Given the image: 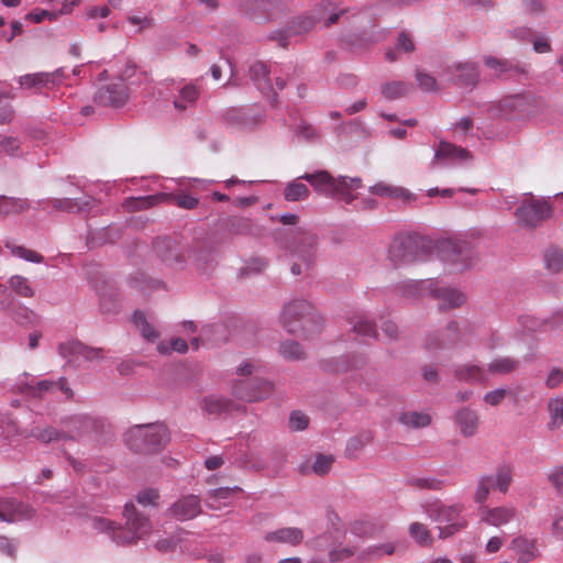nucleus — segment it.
Listing matches in <instances>:
<instances>
[{
    "instance_id": "obj_1",
    "label": "nucleus",
    "mask_w": 563,
    "mask_h": 563,
    "mask_svg": "<svg viewBox=\"0 0 563 563\" xmlns=\"http://www.w3.org/2000/svg\"><path fill=\"white\" fill-rule=\"evenodd\" d=\"M123 517V526L103 517H95L91 519V527L98 532L106 533L118 545L136 543L151 532L150 518L141 514L133 503L124 505Z\"/></svg>"
},
{
    "instance_id": "obj_2",
    "label": "nucleus",
    "mask_w": 563,
    "mask_h": 563,
    "mask_svg": "<svg viewBox=\"0 0 563 563\" xmlns=\"http://www.w3.org/2000/svg\"><path fill=\"white\" fill-rule=\"evenodd\" d=\"M280 322L288 333L305 339L318 334L321 330L320 316L310 302L302 299L285 305L280 313Z\"/></svg>"
},
{
    "instance_id": "obj_3",
    "label": "nucleus",
    "mask_w": 563,
    "mask_h": 563,
    "mask_svg": "<svg viewBox=\"0 0 563 563\" xmlns=\"http://www.w3.org/2000/svg\"><path fill=\"white\" fill-rule=\"evenodd\" d=\"M169 442L164 423L136 424L124 433V443L135 453L151 454L163 450Z\"/></svg>"
},
{
    "instance_id": "obj_4",
    "label": "nucleus",
    "mask_w": 563,
    "mask_h": 563,
    "mask_svg": "<svg viewBox=\"0 0 563 563\" xmlns=\"http://www.w3.org/2000/svg\"><path fill=\"white\" fill-rule=\"evenodd\" d=\"M301 178L308 181L318 192L330 198H338L346 203H351L356 198L351 190L362 186L360 177L340 176L335 178L327 170L305 173Z\"/></svg>"
},
{
    "instance_id": "obj_5",
    "label": "nucleus",
    "mask_w": 563,
    "mask_h": 563,
    "mask_svg": "<svg viewBox=\"0 0 563 563\" xmlns=\"http://www.w3.org/2000/svg\"><path fill=\"white\" fill-rule=\"evenodd\" d=\"M275 239L287 254L300 260L308 268L314 260L317 236L302 228L278 229Z\"/></svg>"
},
{
    "instance_id": "obj_6",
    "label": "nucleus",
    "mask_w": 563,
    "mask_h": 563,
    "mask_svg": "<svg viewBox=\"0 0 563 563\" xmlns=\"http://www.w3.org/2000/svg\"><path fill=\"white\" fill-rule=\"evenodd\" d=\"M553 213L552 205L548 199L534 198L531 192L526 194L514 214L521 228L534 229L550 219Z\"/></svg>"
},
{
    "instance_id": "obj_7",
    "label": "nucleus",
    "mask_w": 563,
    "mask_h": 563,
    "mask_svg": "<svg viewBox=\"0 0 563 563\" xmlns=\"http://www.w3.org/2000/svg\"><path fill=\"white\" fill-rule=\"evenodd\" d=\"M68 428V440H97L106 429V420L101 417H93L90 415H75L66 420Z\"/></svg>"
},
{
    "instance_id": "obj_8",
    "label": "nucleus",
    "mask_w": 563,
    "mask_h": 563,
    "mask_svg": "<svg viewBox=\"0 0 563 563\" xmlns=\"http://www.w3.org/2000/svg\"><path fill=\"white\" fill-rule=\"evenodd\" d=\"M422 256V243L419 236L397 235L389 245L388 257L395 265L409 264Z\"/></svg>"
},
{
    "instance_id": "obj_9",
    "label": "nucleus",
    "mask_w": 563,
    "mask_h": 563,
    "mask_svg": "<svg viewBox=\"0 0 563 563\" xmlns=\"http://www.w3.org/2000/svg\"><path fill=\"white\" fill-rule=\"evenodd\" d=\"M162 199H170L177 207L191 210L198 205V199L185 192L166 195H151L144 197H129L123 202V208L130 212L152 207Z\"/></svg>"
},
{
    "instance_id": "obj_10",
    "label": "nucleus",
    "mask_w": 563,
    "mask_h": 563,
    "mask_svg": "<svg viewBox=\"0 0 563 563\" xmlns=\"http://www.w3.org/2000/svg\"><path fill=\"white\" fill-rule=\"evenodd\" d=\"M58 353L63 358L74 366H81L85 362H100L104 358V351L101 347H93L80 341L59 343Z\"/></svg>"
},
{
    "instance_id": "obj_11",
    "label": "nucleus",
    "mask_w": 563,
    "mask_h": 563,
    "mask_svg": "<svg viewBox=\"0 0 563 563\" xmlns=\"http://www.w3.org/2000/svg\"><path fill=\"white\" fill-rule=\"evenodd\" d=\"M442 252L445 260L459 268L470 267L477 256L476 246L473 242L462 239H450L442 244Z\"/></svg>"
},
{
    "instance_id": "obj_12",
    "label": "nucleus",
    "mask_w": 563,
    "mask_h": 563,
    "mask_svg": "<svg viewBox=\"0 0 563 563\" xmlns=\"http://www.w3.org/2000/svg\"><path fill=\"white\" fill-rule=\"evenodd\" d=\"M462 341V332L456 321H450L445 328L427 334L422 346L429 352L456 347Z\"/></svg>"
},
{
    "instance_id": "obj_13",
    "label": "nucleus",
    "mask_w": 563,
    "mask_h": 563,
    "mask_svg": "<svg viewBox=\"0 0 563 563\" xmlns=\"http://www.w3.org/2000/svg\"><path fill=\"white\" fill-rule=\"evenodd\" d=\"M484 63L488 68L495 70L497 78L503 80L523 82L529 77V66L518 60L485 56Z\"/></svg>"
},
{
    "instance_id": "obj_14",
    "label": "nucleus",
    "mask_w": 563,
    "mask_h": 563,
    "mask_svg": "<svg viewBox=\"0 0 563 563\" xmlns=\"http://www.w3.org/2000/svg\"><path fill=\"white\" fill-rule=\"evenodd\" d=\"M273 391V384L264 378L252 377L238 380L233 385V395L243 401H260Z\"/></svg>"
},
{
    "instance_id": "obj_15",
    "label": "nucleus",
    "mask_w": 563,
    "mask_h": 563,
    "mask_svg": "<svg viewBox=\"0 0 563 563\" xmlns=\"http://www.w3.org/2000/svg\"><path fill=\"white\" fill-rule=\"evenodd\" d=\"M155 255L169 267L183 268L186 258L180 247V242L172 236H158L153 241Z\"/></svg>"
},
{
    "instance_id": "obj_16",
    "label": "nucleus",
    "mask_w": 563,
    "mask_h": 563,
    "mask_svg": "<svg viewBox=\"0 0 563 563\" xmlns=\"http://www.w3.org/2000/svg\"><path fill=\"white\" fill-rule=\"evenodd\" d=\"M129 100V89L122 80L101 86L93 96L96 104L119 109Z\"/></svg>"
},
{
    "instance_id": "obj_17",
    "label": "nucleus",
    "mask_w": 563,
    "mask_h": 563,
    "mask_svg": "<svg viewBox=\"0 0 563 563\" xmlns=\"http://www.w3.org/2000/svg\"><path fill=\"white\" fill-rule=\"evenodd\" d=\"M202 512L201 499L194 494L185 495L175 500L165 512V516L177 521L195 519Z\"/></svg>"
},
{
    "instance_id": "obj_18",
    "label": "nucleus",
    "mask_w": 563,
    "mask_h": 563,
    "mask_svg": "<svg viewBox=\"0 0 563 563\" xmlns=\"http://www.w3.org/2000/svg\"><path fill=\"white\" fill-rule=\"evenodd\" d=\"M34 515V509L16 499L0 497V521L13 523L16 521L31 519Z\"/></svg>"
},
{
    "instance_id": "obj_19",
    "label": "nucleus",
    "mask_w": 563,
    "mask_h": 563,
    "mask_svg": "<svg viewBox=\"0 0 563 563\" xmlns=\"http://www.w3.org/2000/svg\"><path fill=\"white\" fill-rule=\"evenodd\" d=\"M452 75L453 84L462 88L473 89L479 79L478 66L475 63H459L448 69Z\"/></svg>"
},
{
    "instance_id": "obj_20",
    "label": "nucleus",
    "mask_w": 563,
    "mask_h": 563,
    "mask_svg": "<svg viewBox=\"0 0 563 563\" xmlns=\"http://www.w3.org/2000/svg\"><path fill=\"white\" fill-rule=\"evenodd\" d=\"M530 107L529 98L525 95H514L504 98L498 104V111L506 120L516 119L518 115L528 112Z\"/></svg>"
},
{
    "instance_id": "obj_21",
    "label": "nucleus",
    "mask_w": 563,
    "mask_h": 563,
    "mask_svg": "<svg viewBox=\"0 0 563 563\" xmlns=\"http://www.w3.org/2000/svg\"><path fill=\"white\" fill-rule=\"evenodd\" d=\"M201 409L209 416L220 417L240 410V406L227 397L209 395L203 397Z\"/></svg>"
},
{
    "instance_id": "obj_22",
    "label": "nucleus",
    "mask_w": 563,
    "mask_h": 563,
    "mask_svg": "<svg viewBox=\"0 0 563 563\" xmlns=\"http://www.w3.org/2000/svg\"><path fill=\"white\" fill-rule=\"evenodd\" d=\"M468 150L457 146L453 143L441 141L435 150L434 159L446 164L462 163L472 159Z\"/></svg>"
},
{
    "instance_id": "obj_23",
    "label": "nucleus",
    "mask_w": 563,
    "mask_h": 563,
    "mask_svg": "<svg viewBox=\"0 0 563 563\" xmlns=\"http://www.w3.org/2000/svg\"><path fill=\"white\" fill-rule=\"evenodd\" d=\"M189 257L192 258L197 269L207 272L213 267L216 250L207 242H197L190 250Z\"/></svg>"
},
{
    "instance_id": "obj_24",
    "label": "nucleus",
    "mask_w": 563,
    "mask_h": 563,
    "mask_svg": "<svg viewBox=\"0 0 563 563\" xmlns=\"http://www.w3.org/2000/svg\"><path fill=\"white\" fill-rule=\"evenodd\" d=\"M428 517L439 523H448L460 518L461 507L456 505L445 506L435 501L424 507Z\"/></svg>"
},
{
    "instance_id": "obj_25",
    "label": "nucleus",
    "mask_w": 563,
    "mask_h": 563,
    "mask_svg": "<svg viewBox=\"0 0 563 563\" xmlns=\"http://www.w3.org/2000/svg\"><path fill=\"white\" fill-rule=\"evenodd\" d=\"M266 542L285 543L292 547L299 545L303 540V531L297 527H285L269 531L264 536Z\"/></svg>"
},
{
    "instance_id": "obj_26",
    "label": "nucleus",
    "mask_w": 563,
    "mask_h": 563,
    "mask_svg": "<svg viewBox=\"0 0 563 563\" xmlns=\"http://www.w3.org/2000/svg\"><path fill=\"white\" fill-rule=\"evenodd\" d=\"M430 294L441 301L440 309L457 308L465 301V297L462 292L454 288L438 287L435 282Z\"/></svg>"
},
{
    "instance_id": "obj_27",
    "label": "nucleus",
    "mask_w": 563,
    "mask_h": 563,
    "mask_svg": "<svg viewBox=\"0 0 563 563\" xmlns=\"http://www.w3.org/2000/svg\"><path fill=\"white\" fill-rule=\"evenodd\" d=\"M454 420L462 435L468 438L476 433L479 418L475 410L468 407H463L456 411Z\"/></svg>"
},
{
    "instance_id": "obj_28",
    "label": "nucleus",
    "mask_w": 563,
    "mask_h": 563,
    "mask_svg": "<svg viewBox=\"0 0 563 563\" xmlns=\"http://www.w3.org/2000/svg\"><path fill=\"white\" fill-rule=\"evenodd\" d=\"M122 235L121 228L117 225H107L96 231H90L87 236V244L90 249L106 243H114Z\"/></svg>"
},
{
    "instance_id": "obj_29",
    "label": "nucleus",
    "mask_w": 563,
    "mask_h": 563,
    "mask_svg": "<svg viewBox=\"0 0 563 563\" xmlns=\"http://www.w3.org/2000/svg\"><path fill=\"white\" fill-rule=\"evenodd\" d=\"M511 549L519 554L518 563H528L539 553L536 549V540L519 536L511 541Z\"/></svg>"
},
{
    "instance_id": "obj_30",
    "label": "nucleus",
    "mask_w": 563,
    "mask_h": 563,
    "mask_svg": "<svg viewBox=\"0 0 563 563\" xmlns=\"http://www.w3.org/2000/svg\"><path fill=\"white\" fill-rule=\"evenodd\" d=\"M454 376L465 383H484L487 380L486 372L475 364H462L454 368Z\"/></svg>"
},
{
    "instance_id": "obj_31",
    "label": "nucleus",
    "mask_w": 563,
    "mask_h": 563,
    "mask_svg": "<svg viewBox=\"0 0 563 563\" xmlns=\"http://www.w3.org/2000/svg\"><path fill=\"white\" fill-rule=\"evenodd\" d=\"M51 202H52V206L57 210L67 211V212H80L91 206V203L93 202V198L91 196H84L81 198H76V199L55 198V199H52Z\"/></svg>"
},
{
    "instance_id": "obj_32",
    "label": "nucleus",
    "mask_w": 563,
    "mask_h": 563,
    "mask_svg": "<svg viewBox=\"0 0 563 563\" xmlns=\"http://www.w3.org/2000/svg\"><path fill=\"white\" fill-rule=\"evenodd\" d=\"M222 121L238 129L251 126L254 121L244 108H229L222 113Z\"/></svg>"
},
{
    "instance_id": "obj_33",
    "label": "nucleus",
    "mask_w": 563,
    "mask_h": 563,
    "mask_svg": "<svg viewBox=\"0 0 563 563\" xmlns=\"http://www.w3.org/2000/svg\"><path fill=\"white\" fill-rule=\"evenodd\" d=\"M269 0H242L241 11L251 20L261 23L266 19V10Z\"/></svg>"
},
{
    "instance_id": "obj_34",
    "label": "nucleus",
    "mask_w": 563,
    "mask_h": 563,
    "mask_svg": "<svg viewBox=\"0 0 563 563\" xmlns=\"http://www.w3.org/2000/svg\"><path fill=\"white\" fill-rule=\"evenodd\" d=\"M268 74L269 70L263 62H255L249 68V76L251 80L262 91H273Z\"/></svg>"
},
{
    "instance_id": "obj_35",
    "label": "nucleus",
    "mask_w": 563,
    "mask_h": 563,
    "mask_svg": "<svg viewBox=\"0 0 563 563\" xmlns=\"http://www.w3.org/2000/svg\"><path fill=\"white\" fill-rule=\"evenodd\" d=\"M300 180H305L299 176L298 178L289 181L285 185L283 196L284 199L288 202H297L302 201L309 198L310 190L309 188L301 183Z\"/></svg>"
},
{
    "instance_id": "obj_36",
    "label": "nucleus",
    "mask_w": 563,
    "mask_h": 563,
    "mask_svg": "<svg viewBox=\"0 0 563 563\" xmlns=\"http://www.w3.org/2000/svg\"><path fill=\"white\" fill-rule=\"evenodd\" d=\"M352 331L369 338H377L376 324L365 313H356L350 319Z\"/></svg>"
},
{
    "instance_id": "obj_37",
    "label": "nucleus",
    "mask_w": 563,
    "mask_h": 563,
    "mask_svg": "<svg viewBox=\"0 0 563 563\" xmlns=\"http://www.w3.org/2000/svg\"><path fill=\"white\" fill-rule=\"evenodd\" d=\"M373 433L368 430L358 433L346 442L345 456L353 460L356 459L357 453L367 444L373 441Z\"/></svg>"
},
{
    "instance_id": "obj_38",
    "label": "nucleus",
    "mask_w": 563,
    "mask_h": 563,
    "mask_svg": "<svg viewBox=\"0 0 563 563\" xmlns=\"http://www.w3.org/2000/svg\"><path fill=\"white\" fill-rule=\"evenodd\" d=\"M30 207L27 200L22 198L0 196V216L22 213Z\"/></svg>"
},
{
    "instance_id": "obj_39",
    "label": "nucleus",
    "mask_w": 563,
    "mask_h": 563,
    "mask_svg": "<svg viewBox=\"0 0 563 563\" xmlns=\"http://www.w3.org/2000/svg\"><path fill=\"white\" fill-rule=\"evenodd\" d=\"M515 516V510L506 507L490 508L485 511L484 521L492 526H500L509 522Z\"/></svg>"
},
{
    "instance_id": "obj_40",
    "label": "nucleus",
    "mask_w": 563,
    "mask_h": 563,
    "mask_svg": "<svg viewBox=\"0 0 563 563\" xmlns=\"http://www.w3.org/2000/svg\"><path fill=\"white\" fill-rule=\"evenodd\" d=\"M398 421L409 428H424L431 423V417L428 413L418 411H405L398 416Z\"/></svg>"
},
{
    "instance_id": "obj_41",
    "label": "nucleus",
    "mask_w": 563,
    "mask_h": 563,
    "mask_svg": "<svg viewBox=\"0 0 563 563\" xmlns=\"http://www.w3.org/2000/svg\"><path fill=\"white\" fill-rule=\"evenodd\" d=\"M548 411L550 413V420L547 424L548 429H559L563 424V398H550L548 402Z\"/></svg>"
},
{
    "instance_id": "obj_42",
    "label": "nucleus",
    "mask_w": 563,
    "mask_h": 563,
    "mask_svg": "<svg viewBox=\"0 0 563 563\" xmlns=\"http://www.w3.org/2000/svg\"><path fill=\"white\" fill-rule=\"evenodd\" d=\"M545 268L558 274L563 271V251L556 246H550L543 256Z\"/></svg>"
},
{
    "instance_id": "obj_43",
    "label": "nucleus",
    "mask_w": 563,
    "mask_h": 563,
    "mask_svg": "<svg viewBox=\"0 0 563 563\" xmlns=\"http://www.w3.org/2000/svg\"><path fill=\"white\" fill-rule=\"evenodd\" d=\"M519 365V362L512 357H496L487 367V371L492 374L506 375L514 372Z\"/></svg>"
},
{
    "instance_id": "obj_44",
    "label": "nucleus",
    "mask_w": 563,
    "mask_h": 563,
    "mask_svg": "<svg viewBox=\"0 0 563 563\" xmlns=\"http://www.w3.org/2000/svg\"><path fill=\"white\" fill-rule=\"evenodd\" d=\"M20 388L23 393L27 394L33 398H42L44 394L55 389V382L49 379H43L37 382L35 385L30 383H21Z\"/></svg>"
},
{
    "instance_id": "obj_45",
    "label": "nucleus",
    "mask_w": 563,
    "mask_h": 563,
    "mask_svg": "<svg viewBox=\"0 0 563 563\" xmlns=\"http://www.w3.org/2000/svg\"><path fill=\"white\" fill-rule=\"evenodd\" d=\"M225 229L235 235H247L252 233L253 224L247 218L229 217L225 220Z\"/></svg>"
},
{
    "instance_id": "obj_46",
    "label": "nucleus",
    "mask_w": 563,
    "mask_h": 563,
    "mask_svg": "<svg viewBox=\"0 0 563 563\" xmlns=\"http://www.w3.org/2000/svg\"><path fill=\"white\" fill-rule=\"evenodd\" d=\"M512 482V471L507 464L499 465L496 470L495 477H493L494 488L503 494H506Z\"/></svg>"
},
{
    "instance_id": "obj_47",
    "label": "nucleus",
    "mask_w": 563,
    "mask_h": 563,
    "mask_svg": "<svg viewBox=\"0 0 563 563\" xmlns=\"http://www.w3.org/2000/svg\"><path fill=\"white\" fill-rule=\"evenodd\" d=\"M133 322L140 330L141 335L148 342H155L158 339V332L150 324L142 311H134Z\"/></svg>"
},
{
    "instance_id": "obj_48",
    "label": "nucleus",
    "mask_w": 563,
    "mask_h": 563,
    "mask_svg": "<svg viewBox=\"0 0 563 563\" xmlns=\"http://www.w3.org/2000/svg\"><path fill=\"white\" fill-rule=\"evenodd\" d=\"M316 20L310 15H299L287 24V32L291 36L301 35L313 29Z\"/></svg>"
},
{
    "instance_id": "obj_49",
    "label": "nucleus",
    "mask_w": 563,
    "mask_h": 563,
    "mask_svg": "<svg viewBox=\"0 0 563 563\" xmlns=\"http://www.w3.org/2000/svg\"><path fill=\"white\" fill-rule=\"evenodd\" d=\"M410 85L405 81H390L382 86V95L388 100L401 98L408 93Z\"/></svg>"
},
{
    "instance_id": "obj_50",
    "label": "nucleus",
    "mask_w": 563,
    "mask_h": 563,
    "mask_svg": "<svg viewBox=\"0 0 563 563\" xmlns=\"http://www.w3.org/2000/svg\"><path fill=\"white\" fill-rule=\"evenodd\" d=\"M280 355L288 361H298L305 358V351L300 343L287 340L280 343Z\"/></svg>"
},
{
    "instance_id": "obj_51",
    "label": "nucleus",
    "mask_w": 563,
    "mask_h": 563,
    "mask_svg": "<svg viewBox=\"0 0 563 563\" xmlns=\"http://www.w3.org/2000/svg\"><path fill=\"white\" fill-rule=\"evenodd\" d=\"M9 287L20 297L31 298L34 296V289L31 287L27 278L21 275H13L8 280Z\"/></svg>"
},
{
    "instance_id": "obj_52",
    "label": "nucleus",
    "mask_w": 563,
    "mask_h": 563,
    "mask_svg": "<svg viewBox=\"0 0 563 563\" xmlns=\"http://www.w3.org/2000/svg\"><path fill=\"white\" fill-rule=\"evenodd\" d=\"M19 84L22 88L36 89L49 88L46 73L27 74L19 77Z\"/></svg>"
},
{
    "instance_id": "obj_53",
    "label": "nucleus",
    "mask_w": 563,
    "mask_h": 563,
    "mask_svg": "<svg viewBox=\"0 0 563 563\" xmlns=\"http://www.w3.org/2000/svg\"><path fill=\"white\" fill-rule=\"evenodd\" d=\"M31 437H34L44 443H49L55 440H68L67 432H59L53 427H47L44 429L34 428L31 431Z\"/></svg>"
},
{
    "instance_id": "obj_54",
    "label": "nucleus",
    "mask_w": 563,
    "mask_h": 563,
    "mask_svg": "<svg viewBox=\"0 0 563 563\" xmlns=\"http://www.w3.org/2000/svg\"><path fill=\"white\" fill-rule=\"evenodd\" d=\"M99 300L102 313H115L119 310L118 294L114 289L99 292Z\"/></svg>"
},
{
    "instance_id": "obj_55",
    "label": "nucleus",
    "mask_w": 563,
    "mask_h": 563,
    "mask_svg": "<svg viewBox=\"0 0 563 563\" xmlns=\"http://www.w3.org/2000/svg\"><path fill=\"white\" fill-rule=\"evenodd\" d=\"M5 247L11 250V253L20 258H23L31 263H42L44 261L43 255L40 253L29 250L21 245H15L12 242H5Z\"/></svg>"
},
{
    "instance_id": "obj_56",
    "label": "nucleus",
    "mask_w": 563,
    "mask_h": 563,
    "mask_svg": "<svg viewBox=\"0 0 563 563\" xmlns=\"http://www.w3.org/2000/svg\"><path fill=\"white\" fill-rule=\"evenodd\" d=\"M409 534L421 547H429L432 543L430 531L423 523H411L409 527Z\"/></svg>"
},
{
    "instance_id": "obj_57",
    "label": "nucleus",
    "mask_w": 563,
    "mask_h": 563,
    "mask_svg": "<svg viewBox=\"0 0 563 563\" xmlns=\"http://www.w3.org/2000/svg\"><path fill=\"white\" fill-rule=\"evenodd\" d=\"M492 488H494L493 476L479 477L474 493V501L483 505L487 500Z\"/></svg>"
},
{
    "instance_id": "obj_58",
    "label": "nucleus",
    "mask_w": 563,
    "mask_h": 563,
    "mask_svg": "<svg viewBox=\"0 0 563 563\" xmlns=\"http://www.w3.org/2000/svg\"><path fill=\"white\" fill-rule=\"evenodd\" d=\"M518 322L522 327V329L527 330L528 332H537L544 330L548 324L550 323V320L548 319H539L534 316L530 314H523L519 316Z\"/></svg>"
},
{
    "instance_id": "obj_59",
    "label": "nucleus",
    "mask_w": 563,
    "mask_h": 563,
    "mask_svg": "<svg viewBox=\"0 0 563 563\" xmlns=\"http://www.w3.org/2000/svg\"><path fill=\"white\" fill-rule=\"evenodd\" d=\"M241 488L238 486L234 487H219L209 492L208 497L205 500V504L210 509H217L214 505L216 500L228 499L231 497L233 492H240Z\"/></svg>"
},
{
    "instance_id": "obj_60",
    "label": "nucleus",
    "mask_w": 563,
    "mask_h": 563,
    "mask_svg": "<svg viewBox=\"0 0 563 563\" xmlns=\"http://www.w3.org/2000/svg\"><path fill=\"white\" fill-rule=\"evenodd\" d=\"M158 499H159V493L157 489H154V488L143 489L135 495V500L137 501L139 505H141L143 507H147V506L157 507Z\"/></svg>"
},
{
    "instance_id": "obj_61",
    "label": "nucleus",
    "mask_w": 563,
    "mask_h": 563,
    "mask_svg": "<svg viewBox=\"0 0 563 563\" xmlns=\"http://www.w3.org/2000/svg\"><path fill=\"white\" fill-rule=\"evenodd\" d=\"M410 486L419 489L439 490L442 488V481L433 477H411L407 481Z\"/></svg>"
},
{
    "instance_id": "obj_62",
    "label": "nucleus",
    "mask_w": 563,
    "mask_h": 563,
    "mask_svg": "<svg viewBox=\"0 0 563 563\" xmlns=\"http://www.w3.org/2000/svg\"><path fill=\"white\" fill-rule=\"evenodd\" d=\"M428 286L431 290L432 286H434V282L429 279L427 282H410L405 284L401 287L402 295L407 298H413L416 296H420L423 291V287Z\"/></svg>"
},
{
    "instance_id": "obj_63",
    "label": "nucleus",
    "mask_w": 563,
    "mask_h": 563,
    "mask_svg": "<svg viewBox=\"0 0 563 563\" xmlns=\"http://www.w3.org/2000/svg\"><path fill=\"white\" fill-rule=\"evenodd\" d=\"M465 527H466L465 520H461L460 518L454 521L448 522L444 527H438L439 538L440 539L450 538Z\"/></svg>"
},
{
    "instance_id": "obj_64",
    "label": "nucleus",
    "mask_w": 563,
    "mask_h": 563,
    "mask_svg": "<svg viewBox=\"0 0 563 563\" xmlns=\"http://www.w3.org/2000/svg\"><path fill=\"white\" fill-rule=\"evenodd\" d=\"M333 461L334 460L331 455L318 454L312 465V470L318 475H324L330 471Z\"/></svg>"
}]
</instances>
